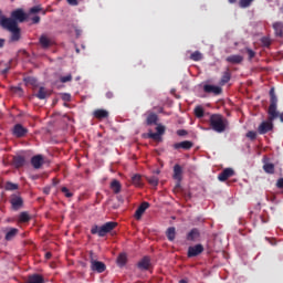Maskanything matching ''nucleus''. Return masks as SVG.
Returning a JSON list of instances; mask_svg holds the SVG:
<instances>
[{
  "label": "nucleus",
  "instance_id": "f257e3e1",
  "mask_svg": "<svg viewBox=\"0 0 283 283\" xmlns=\"http://www.w3.org/2000/svg\"><path fill=\"white\" fill-rule=\"evenodd\" d=\"M280 116V112H277V95H275V87L270 90V106L268 108V120L262 122L258 132L261 135L269 134V132H273V120Z\"/></svg>",
  "mask_w": 283,
  "mask_h": 283
},
{
  "label": "nucleus",
  "instance_id": "f03ea898",
  "mask_svg": "<svg viewBox=\"0 0 283 283\" xmlns=\"http://www.w3.org/2000/svg\"><path fill=\"white\" fill-rule=\"evenodd\" d=\"M0 25L3 28V30L11 32L10 41L17 42L21 40V28H19V23H17L14 20L2 18L0 20Z\"/></svg>",
  "mask_w": 283,
  "mask_h": 283
},
{
  "label": "nucleus",
  "instance_id": "7ed1b4c3",
  "mask_svg": "<svg viewBox=\"0 0 283 283\" xmlns=\"http://www.w3.org/2000/svg\"><path fill=\"white\" fill-rule=\"evenodd\" d=\"M209 122L210 127L213 129V132H217V134H222L229 128V119L221 114H212Z\"/></svg>",
  "mask_w": 283,
  "mask_h": 283
},
{
  "label": "nucleus",
  "instance_id": "20e7f679",
  "mask_svg": "<svg viewBox=\"0 0 283 283\" xmlns=\"http://www.w3.org/2000/svg\"><path fill=\"white\" fill-rule=\"evenodd\" d=\"M118 227V222L108 221L104 223L102 227L93 226L91 229L92 235H98L99 238H105L107 233H112Z\"/></svg>",
  "mask_w": 283,
  "mask_h": 283
},
{
  "label": "nucleus",
  "instance_id": "39448f33",
  "mask_svg": "<svg viewBox=\"0 0 283 283\" xmlns=\"http://www.w3.org/2000/svg\"><path fill=\"white\" fill-rule=\"evenodd\" d=\"M88 260L91 262V271L94 273H105L107 265L103 261H98V255L94 251L88 252Z\"/></svg>",
  "mask_w": 283,
  "mask_h": 283
},
{
  "label": "nucleus",
  "instance_id": "423d86ee",
  "mask_svg": "<svg viewBox=\"0 0 283 283\" xmlns=\"http://www.w3.org/2000/svg\"><path fill=\"white\" fill-rule=\"evenodd\" d=\"M7 19H11V21H14L15 23H23L28 19V13H25L23 9H17L11 12V18Z\"/></svg>",
  "mask_w": 283,
  "mask_h": 283
},
{
  "label": "nucleus",
  "instance_id": "0eeeda50",
  "mask_svg": "<svg viewBox=\"0 0 283 283\" xmlns=\"http://www.w3.org/2000/svg\"><path fill=\"white\" fill-rule=\"evenodd\" d=\"M203 251H205V247L199 243V244H196L195 247L188 248L187 256L188 258H198V255H200V253H202Z\"/></svg>",
  "mask_w": 283,
  "mask_h": 283
},
{
  "label": "nucleus",
  "instance_id": "6e6552de",
  "mask_svg": "<svg viewBox=\"0 0 283 283\" xmlns=\"http://www.w3.org/2000/svg\"><path fill=\"white\" fill-rule=\"evenodd\" d=\"M10 202L13 211H19V209H23V198H21V196L13 195L10 199Z\"/></svg>",
  "mask_w": 283,
  "mask_h": 283
},
{
  "label": "nucleus",
  "instance_id": "1a4fd4ad",
  "mask_svg": "<svg viewBox=\"0 0 283 283\" xmlns=\"http://www.w3.org/2000/svg\"><path fill=\"white\" fill-rule=\"evenodd\" d=\"M157 133H148V138H151V140L160 142L163 140V135L165 134V126L157 125L156 127Z\"/></svg>",
  "mask_w": 283,
  "mask_h": 283
},
{
  "label": "nucleus",
  "instance_id": "9d476101",
  "mask_svg": "<svg viewBox=\"0 0 283 283\" xmlns=\"http://www.w3.org/2000/svg\"><path fill=\"white\" fill-rule=\"evenodd\" d=\"M203 92H206V94H214V96H220V94H222V87L211 85V84H206L203 86Z\"/></svg>",
  "mask_w": 283,
  "mask_h": 283
},
{
  "label": "nucleus",
  "instance_id": "9b49d317",
  "mask_svg": "<svg viewBox=\"0 0 283 283\" xmlns=\"http://www.w3.org/2000/svg\"><path fill=\"white\" fill-rule=\"evenodd\" d=\"M234 174L235 171L232 168H226L219 174L218 180H220V182H226V180H229Z\"/></svg>",
  "mask_w": 283,
  "mask_h": 283
},
{
  "label": "nucleus",
  "instance_id": "f8f14e48",
  "mask_svg": "<svg viewBox=\"0 0 283 283\" xmlns=\"http://www.w3.org/2000/svg\"><path fill=\"white\" fill-rule=\"evenodd\" d=\"M25 134H28V128L23 127V125L15 124L13 126V136H15V138H23Z\"/></svg>",
  "mask_w": 283,
  "mask_h": 283
},
{
  "label": "nucleus",
  "instance_id": "ddd939ff",
  "mask_svg": "<svg viewBox=\"0 0 283 283\" xmlns=\"http://www.w3.org/2000/svg\"><path fill=\"white\" fill-rule=\"evenodd\" d=\"M186 240H188V242H198L200 240V230H198V228L191 229L188 232Z\"/></svg>",
  "mask_w": 283,
  "mask_h": 283
},
{
  "label": "nucleus",
  "instance_id": "4468645a",
  "mask_svg": "<svg viewBox=\"0 0 283 283\" xmlns=\"http://www.w3.org/2000/svg\"><path fill=\"white\" fill-rule=\"evenodd\" d=\"M149 266H151V260L149 259V256H144L138 263H137V268L140 271H149Z\"/></svg>",
  "mask_w": 283,
  "mask_h": 283
},
{
  "label": "nucleus",
  "instance_id": "2eb2a0df",
  "mask_svg": "<svg viewBox=\"0 0 283 283\" xmlns=\"http://www.w3.org/2000/svg\"><path fill=\"white\" fill-rule=\"evenodd\" d=\"M148 207H149V202H147V201H144L140 203V206L135 211L136 220H140L143 218V213H145V211H147Z\"/></svg>",
  "mask_w": 283,
  "mask_h": 283
},
{
  "label": "nucleus",
  "instance_id": "dca6fc26",
  "mask_svg": "<svg viewBox=\"0 0 283 283\" xmlns=\"http://www.w3.org/2000/svg\"><path fill=\"white\" fill-rule=\"evenodd\" d=\"M94 118H97V120H104V118H109V112L103 109V108H97L93 112Z\"/></svg>",
  "mask_w": 283,
  "mask_h": 283
},
{
  "label": "nucleus",
  "instance_id": "f3484780",
  "mask_svg": "<svg viewBox=\"0 0 283 283\" xmlns=\"http://www.w3.org/2000/svg\"><path fill=\"white\" fill-rule=\"evenodd\" d=\"M174 149H185L186 151H189L191 147H193V144L190 140H184L181 143H176L172 145Z\"/></svg>",
  "mask_w": 283,
  "mask_h": 283
},
{
  "label": "nucleus",
  "instance_id": "a211bd4d",
  "mask_svg": "<svg viewBox=\"0 0 283 283\" xmlns=\"http://www.w3.org/2000/svg\"><path fill=\"white\" fill-rule=\"evenodd\" d=\"M31 165L34 169H41L43 167V156L35 155L31 158Z\"/></svg>",
  "mask_w": 283,
  "mask_h": 283
},
{
  "label": "nucleus",
  "instance_id": "6ab92c4d",
  "mask_svg": "<svg viewBox=\"0 0 283 283\" xmlns=\"http://www.w3.org/2000/svg\"><path fill=\"white\" fill-rule=\"evenodd\" d=\"M226 61L228 63H232V65H240L242 61H244V57L242 55H229Z\"/></svg>",
  "mask_w": 283,
  "mask_h": 283
},
{
  "label": "nucleus",
  "instance_id": "aec40b11",
  "mask_svg": "<svg viewBox=\"0 0 283 283\" xmlns=\"http://www.w3.org/2000/svg\"><path fill=\"white\" fill-rule=\"evenodd\" d=\"M172 178L175 180H178V182H180V180H182V167L178 164H176L174 166V175Z\"/></svg>",
  "mask_w": 283,
  "mask_h": 283
},
{
  "label": "nucleus",
  "instance_id": "412c9836",
  "mask_svg": "<svg viewBox=\"0 0 283 283\" xmlns=\"http://www.w3.org/2000/svg\"><path fill=\"white\" fill-rule=\"evenodd\" d=\"M272 28L274 30L275 36H280V38L283 36V22H274L272 24Z\"/></svg>",
  "mask_w": 283,
  "mask_h": 283
},
{
  "label": "nucleus",
  "instance_id": "4be33fe9",
  "mask_svg": "<svg viewBox=\"0 0 283 283\" xmlns=\"http://www.w3.org/2000/svg\"><path fill=\"white\" fill-rule=\"evenodd\" d=\"M111 189H112L113 193L118 195L120 192V190L123 189V186L120 185V181H118V179H113L111 182Z\"/></svg>",
  "mask_w": 283,
  "mask_h": 283
},
{
  "label": "nucleus",
  "instance_id": "5701e85b",
  "mask_svg": "<svg viewBox=\"0 0 283 283\" xmlns=\"http://www.w3.org/2000/svg\"><path fill=\"white\" fill-rule=\"evenodd\" d=\"M158 123V115L156 113H150L146 118V125L151 126Z\"/></svg>",
  "mask_w": 283,
  "mask_h": 283
},
{
  "label": "nucleus",
  "instance_id": "b1692460",
  "mask_svg": "<svg viewBox=\"0 0 283 283\" xmlns=\"http://www.w3.org/2000/svg\"><path fill=\"white\" fill-rule=\"evenodd\" d=\"M45 280L40 274H32L29 276L27 283H44Z\"/></svg>",
  "mask_w": 283,
  "mask_h": 283
},
{
  "label": "nucleus",
  "instance_id": "393cba45",
  "mask_svg": "<svg viewBox=\"0 0 283 283\" xmlns=\"http://www.w3.org/2000/svg\"><path fill=\"white\" fill-rule=\"evenodd\" d=\"M18 233H19V229H17V228H11V229L7 232V234H6V240H7L8 242H10V240H14V238H17Z\"/></svg>",
  "mask_w": 283,
  "mask_h": 283
},
{
  "label": "nucleus",
  "instance_id": "a878e982",
  "mask_svg": "<svg viewBox=\"0 0 283 283\" xmlns=\"http://www.w3.org/2000/svg\"><path fill=\"white\" fill-rule=\"evenodd\" d=\"M229 81H231V71L229 69H227V71L223 72V75L220 81V85H227V83H229Z\"/></svg>",
  "mask_w": 283,
  "mask_h": 283
},
{
  "label": "nucleus",
  "instance_id": "bb28decb",
  "mask_svg": "<svg viewBox=\"0 0 283 283\" xmlns=\"http://www.w3.org/2000/svg\"><path fill=\"white\" fill-rule=\"evenodd\" d=\"M166 235L169 240V242H174L176 240V228L170 227L166 231Z\"/></svg>",
  "mask_w": 283,
  "mask_h": 283
},
{
  "label": "nucleus",
  "instance_id": "cd10ccee",
  "mask_svg": "<svg viewBox=\"0 0 283 283\" xmlns=\"http://www.w3.org/2000/svg\"><path fill=\"white\" fill-rule=\"evenodd\" d=\"M13 164L19 169V167H23L25 165V157L23 156H17L13 158Z\"/></svg>",
  "mask_w": 283,
  "mask_h": 283
},
{
  "label": "nucleus",
  "instance_id": "c85d7f7f",
  "mask_svg": "<svg viewBox=\"0 0 283 283\" xmlns=\"http://www.w3.org/2000/svg\"><path fill=\"white\" fill-rule=\"evenodd\" d=\"M36 98L40 101H44V98H48V91H45V87L41 86L39 88L38 94H35Z\"/></svg>",
  "mask_w": 283,
  "mask_h": 283
},
{
  "label": "nucleus",
  "instance_id": "c756f323",
  "mask_svg": "<svg viewBox=\"0 0 283 283\" xmlns=\"http://www.w3.org/2000/svg\"><path fill=\"white\" fill-rule=\"evenodd\" d=\"M132 182L135 187H143V177L140 175H134L132 177Z\"/></svg>",
  "mask_w": 283,
  "mask_h": 283
},
{
  "label": "nucleus",
  "instance_id": "7c9ffc66",
  "mask_svg": "<svg viewBox=\"0 0 283 283\" xmlns=\"http://www.w3.org/2000/svg\"><path fill=\"white\" fill-rule=\"evenodd\" d=\"M40 44H41L42 48L46 49V48H50L52 45V42L50 41V39H48V36L41 35Z\"/></svg>",
  "mask_w": 283,
  "mask_h": 283
},
{
  "label": "nucleus",
  "instance_id": "2f4dec72",
  "mask_svg": "<svg viewBox=\"0 0 283 283\" xmlns=\"http://www.w3.org/2000/svg\"><path fill=\"white\" fill-rule=\"evenodd\" d=\"M253 1L255 0H239V8L247 9L253 6Z\"/></svg>",
  "mask_w": 283,
  "mask_h": 283
},
{
  "label": "nucleus",
  "instance_id": "473e14b6",
  "mask_svg": "<svg viewBox=\"0 0 283 283\" xmlns=\"http://www.w3.org/2000/svg\"><path fill=\"white\" fill-rule=\"evenodd\" d=\"M263 170L265 171V174H275V165L273 164H264L263 165Z\"/></svg>",
  "mask_w": 283,
  "mask_h": 283
},
{
  "label": "nucleus",
  "instance_id": "72a5a7b5",
  "mask_svg": "<svg viewBox=\"0 0 283 283\" xmlns=\"http://www.w3.org/2000/svg\"><path fill=\"white\" fill-rule=\"evenodd\" d=\"M117 264L118 266H125L127 264V254L120 253L117 258Z\"/></svg>",
  "mask_w": 283,
  "mask_h": 283
},
{
  "label": "nucleus",
  "instance_id": "f704fd0d",
  "mask_svg": "<svg viewBox=\"0 0 283 283\" xmlns=\"http://www.w3.org/2000/svg\"><path fill=\"white\" fill-rule=\"evenodd\" d=\"M4 189L6 191H17V189H19V185L8 181L4 186Z\"/></svg>",
  "mask_w": 283,
  "mask_h": 283
},
{
  "label": "nucleus",
  "instance_id": "c9c22d12",
  "mask_svg": "<svg viewBox=\"0 0 283 283\" xmlns=\"http://www.w3.org/2000/svg\"><path fill=\"white\" fill-rule=\"evenodd\" d=\"M190 61H202V53L200 51H195L191 55H190Z\"/></svg>",
  "mask_w": 283,
  "mask_h": 283
},
{
  "label": "nucleus",
  "instance_id": "e433bc0d",
  "mask_svg": "<svg viewBox=\"0 0 283 283\" xmlns=\"http://www.w3.org/2000/svg\"><path fill=\"white\" fill-rule=\"evenodd\" d=\"M195 116L197 118H203L205 117V108H202V106H197L195 108Z\"/></svg>",
  "mask_w": 283,
  "mask_h": 283
},
{
  "label": "nucleus",
  "instance_id": "4c0bfd02",
  "mask_svg": "<svg viewBox=\"0 0 283 283\" xmlns=\"http://www.w3.org/2000/svg\"><path fill=\"white\" fill-rule=\"evenodd\" d=\"M147 181L149 182V185H151V187H158V182H159L158 177L156 176L147 177Z\"/></svg>",
  "mask_w": 283,
  "mask_h": 283
},
{
  "label": "nucleus",
  "instance_id": "58836bf2",
  "mask_svg": "<svg viewBox=\"0 0 283 283\" xmlns=\"http://www.w3.org/2000/svg\"><path fill=\"white\" fill-rule=\"evenodd\" d=\"M19 220L21 222H30V214L28 212H21Z\"/></svg>",
  "mask_w": 283,
  "mask_h": 283
},
{
  "label": "nucleus",
  "instance_id": "ea45409f",
  "mask_svg": "<svg viewBox=\"0 0 283 283\" xmlns=\"http://www.w3.org/2000/svg\"><path fill=\"white\" fill-rule=\"evenodd\" d=\"M61 191L62 193H64L65 198H72V196H74V193H72L70 189H67V187H62Z\"/></svg>",
  "mask_w": 283,
  "mask_h": 283
},
{
  "label": "nucleus",
  "instance_id": "a19ab883",
  "mask_svg": "<svg viewBox=\"0 0 283 283\" xmlns=\"http://www.w3.org/2000/svg\"><path fill=\"white\" fill-rule=\"evenodd\" d=\"M247 138H250V140H255L258 138V133H255L254 130H249L247 133Z\"/></svg>",
  "mask_w": 283,
  "mask_h": 283
},
{
  "label": "nucleus",
  "instance_id": "79ce46f5",
  "mask_svg": "<svg viewBox=\"0 0 283 283\" xmlns=\"http://www.w3.org/2000/svg\"><path fill=\"white\" fill-rule=\"evenodd\" d=\"M61 83H70L72 82V74L65 75V76H61L60 77Z\"/></svg>",
  "mask_w": 283,
  "mask_h": 283
},
{
  "label": "nucleus",
  "instance_id": "37998d69",
  "mask_svg": "<svg viewBox=\"0 0 283 283\" xmlns=\"http://www.w3.org/2000/svg\"><path fill=\"white\" fill-rule=\"evenodd\" d=\"M38 12H41V8L39 6L30 9V14H38Z\"/></svg>",
  "mask_w": 283,
  "mask_h": 283
},
{
  "label": "nucleus",
  "instance_id": "c03bdc74",
  "mask_svg": "<svg viewBox=\"0 0 283 283\" xmlns=\"http://www.w3.org/2000/svg\"><path fill=\"white\" fill-rule=\"evenodd\" d=\"M247 52H248V56H249L250 61L255 57V51L254 50L247 49Z\"/></svg>",
  "mask_w": 283,
  "mask_h": 283
},
{
  "label": "nucleus",
  "instance_id": "a18cd8bd",
  "mask_svg": "<svg viewBox=\"0 0 283 283\" xmlns=\"http://www.w3.org/2000/svg\"><path fill=\"white\" fill-rule=\"evenodd\" d=\"M31 21H32L33 24L41 23V17L34 15V17L31 19Z\"/></svg>",
  "mask_w": 283,
  "mask_h": 283
},
{
  "label": "nucleus",
  "instance_id": "49530a36",
  "mask_svg": "<svg viewBox=\"0 0 283 283\" xmlns=\"http://www.w3.org/2000/svg\"><path fill=\"white\" fill-rule=\"evenodd\" d=\"M276 187L277 189H283V178L277 179Z\"/></svg>",
  "mask_w": 283,
  "mask_h": 283
},
{
  "label": "nucleus",
  "instance_id": "de8ad7c7",
  "mask_svg": "<svg viewBox=\"0 0 283 283\" xmlns=\"http://www.w3.org/2000/svg\"><path fill=\"white\" fill-rule=\"evenodd\" d=\"M187 130H185V129H179V130H177V136H187Z\"/></svg>",
  "mask_w": 283,
  "mask_h": 283
},
{
  "label": "nucleus",
  "instance_id": "09e8293b",
  "mask_svg": "<svg viewBox=\"0 0 283 283\" xmlns=\"http://www.w3.org/2000/svg\"><path fill=\"white\" fill-rule=\"evenodd\" d=\"M63 101H71L72 99V95L65 93L63 96H62Z\"/></svg>",
  "mask_w": 283,
  "mask_h": 283
},
{
  "label": "nucleus",
  "instance_id": "8fccbe9b",
  "mask_svg": "<svg viewBox=\"0 0 283 283\" xmlns=\"http://www.w3.org/2000/svg\"><path fill=\"white\" fill-rule=\"evenodd\" d=\"M70 6H78V0H66Z\"/></svg>",
  "mask_w": 283,
  "mask_h": 283
},
{
  "label": "nucleus",
  "instance_id": "3c124183",
  "mask_svg": "<svg viewBox=\"0 0 283 283\" xmlns=\"http://www.w3.org/2000/svg\"><path fill=\"white\" fill-rule=\"evenodd\" d=\"M106 98H114V92H112V91H108L107 93H106Z\"/></svg>",
  "mask_w": 283,
  "mask_h": 283
},
{
  "label": "nucleus",
  "instance_id": "603ef678",
  "mask_svg": "<svg viewBox=\"0 0 283 283\" xmlns=\"http://www.w3.org/2000/svg\"><path fill=\"white\" fill-rule=\"evenodd\" d=\"M50 191H51L50 187L43 188V193H45L46 196H50Z\"/></svg>",
  "mask_w": 283,
  "mask_h": 283
},
{
  "label": "nucleus",
  "instance_id": "864d4df0",
  "mask_svg": "<svg viewBox=\"0 0 283 283\" xmlns=\"http://www.w3.org/2000/svg\"><path fill=\"white\" fill-rule=\"evenodd\" d=\"M6 45V39L0 38V48H3Z\"/></svg>",
  "mask_w": 283,
  "mask_h": 283
},
{
  "label": "nucleus",
  "instance_id": "5fc2aeb1",
  "mask_svg": "<svg viewBox=\"0 0 283 283\" xmlns=\"http://www.w3.org/2000/svg\"><path fill=\"white\" fill-rule=\"evenodd\" d=\"M10 72V64L2 71V74H8Z\"/></svg>",
  "mask_w": 283,
  "mask_h": 283
},
{
  "label": "nucleus",
  "instance_id": "6e6d98bb",
  "mask_svg": "<svg viewBox=\"0 0 283 283\" xmlns=\"http://www.w3.org/2000/svg\"><path fill=\"white\" fill-rule=\"evenodd\" d=\"M51 258H52V252H46V253H45V259H46V260H50Z\"/></svg>",
  "mask_w": 283,
  "mask_h": 283
},
{
  "label": "nucleus",
  "instance_id": "4d7b16f0",
  "mask_svg": "<svg viewBox=\"0 0 283 283\" xmlns=\"http://www.w3.org/2000/svg\"><path fill=\"white\" fill-rule=\"evenodd\" d=\"M13 92H20V93H22L23 90H22L21 87H14V88H13Z\"/></svg>",
  "mask_w": 283,
  "mask_h": 283
},
{
  "label": "nucleus",
  "instance_id": "13d9d810",
  "mask_svg": "<svg viewBox=\"0 0 283 283\" xmlns=\"http://www.w3.org/2000/svg\"><path fill=\"white\" fill-rule=\"evenodd\" d=\"M277 118H280L281 123H283V112H282V113H279Z\"/></svg>",
  "mask_w": 283,
  "mask_h": 283
},
{
  "label": "nucleus",
  "instance_id": "bf43d9fd",
  "mask_svg": "<svg viewBox=\"0 0 283 283\" xmlns=\"http://www.w3.org/2000/svg\"><path fill=\"white\" fill-rule=\"evenodd\" d=\"M263 43H264V45H270L269 40H266V39H263Z\"/></svg>",
  "mask_w": 283,
  "mask_h": 283
},
{
  "label": "nucleus",
  "instance_id": "052dcab7",
  "mask_svg": "<svg viewBox=\"0 0 283 283\" xmlns=\"http://www.w3.org/2000/svg\"><path fill=\"white\" fill-rule=\"evenodd\" d=\"M229 3H237L238 0H228Z\"/></svg>",
  "mask_w": 283,
  "mask_h": 283
},
{
  "label": "nucleus",
  "instance_id": "680f3d73",
  "mask_svg": "<svg viewBox=\"0 0 283 283\" xmlns=\"http://www.w3.org/2000/svg\"><path fill=\"white\" fill-rule=\"evenodd\" d=\"M179 283H187V280L181 279V280L179 281Z\"/></svg>",
  "mask_w": 283,
  "mask_h": 283
},
{
  "label": "nucleus",
  "instance_id": "e2e57ef3",
  "mask_svg": "<svg viewBox=\"0 0 283 283\" xmlns=\"http://www.w3.org/2000/svg\"><path fill=\"white\" fill-rule=\"evenodd\" d=\"M281 12H283V6L281 7Z\"/></svg>",
  "mask_w": 283,
  "mask_h": 283
},
{
  "label": "nucleus",
  "instance_id": "0e129e2a",
  "mask_svg": "<svg viewBox=\"0 0 283 283\" xmlns=\"http://www.w3.org/2000/svg\"><path fill=\"white\" fill-rule=\"evenodd\" d=\"M0 14H1V10H0Z\"/></svg>",
  "mask_w": 283,
  "mask_h": 283
}]
</instances>
